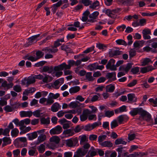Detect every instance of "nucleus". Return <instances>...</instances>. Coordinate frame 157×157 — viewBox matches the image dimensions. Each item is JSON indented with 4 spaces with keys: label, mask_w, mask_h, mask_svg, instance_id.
<instances>
[{
    "label": "nucleus",
    "mask_w": 157,
    "mask_h": 157,
    "mask_svg": "<svg viewBox=\"0 0 157 157\" xmlns=\"http://www.w3.org/2000/svg\"><path fill=\"white\" fill-rule=\"evenodd\" d=\"M27 139L26 137H19L16 139L14 141V144L18 145L21 146V147H25L27 146Z\"/></svg>",
    "instance_id": "f257e3e1"
},
{
    "label": "nucleus",
    "mask_w": 157,
    "mask_h": 157,
    "mask_svg": "<svg viewBox=\"0 0 157 157\" xmlns=\"http://www.w3.org/2000/svg\"><path fill=\"white\" fill-rule=\"evenodd\" d=\"M145 113L146 112H145V110L142 108H137L133 109L129 113L132 116H135L138 114H140L141 116L144 115Z\"/></svg>",
    "instance_id": "f03ea898"
},
{
    "label": "nucleus",
    "mask_w": 157,
    "mask_h": 157,
    "mask_svg": "<svg viewBox=\"0 0 157 157\" xmlns=\"http://www.w3.org/2000/svg\"><path fill=\"white\" fill-rule=\"evenodd\" d=\"M40 35V34H38L29 38L28 39L29 41L28 43L24 45V46L25 47H27L32 45L33 43H36L38 40L37 38L39 37Z\"/></svg>",
    "instance_id": "7ed1b4c3"
},
{
    "label": "nucleus",
    "mask_w": 157,
    "mask_h": 157,
    "mask_svg": "<svg viewBox=\"0 0 157 157\" xmlns=\"http://www.w3.org/2000/svg\"><path fill=\"white\" fill-rule=\"evenodd\" d=\"M62 131L63 129L61 126L58 125L51 129L49 133L51 135L59 134L62 132Z\"/></svg>",
    "instance_id": "20e7f679"
},
{
    "label": "nucleus",
    "mask_w": 157,
    "mask_h": 157,
    "mask_svg": "<svg viewBox=\"0 0 157 157\" xmlns=\"http://www.w3.org/2000/svg\"><path fill=\"white\" fill-rule=\"evenodd\" d=\"M115 60L113 59H110L106 65V68L107 69H109L111 71H115L117 70L114 64Z\"/></svg>",
    "instance_id": "39448f33"
},
{
    "label": "nucleus",
    "mask_w": 157,
    "mask_h": 157,
    "mask_svg": "<svg viewBox=\"0 0 157 157\" xmlns=\"http://www.w3.org/2000/svg\"><path fill=\"white\" fill-rule=\"evenodd\" d=\"M92 113V112L88 109L84 110L82 112V114L80 115V119L81 121H85L87 119L88 116Z\"/></svg>",
    "instance_id": "423d86ee"
},
{
    "label": "nucleus",
    "mask_w": 157,
    "mask_h": 157,
    "mask_svg": "<svg viewBox=\"0 0 157 157\" xmlns=\"http://www.w3.org/2000/svg\"><path fill=\"white\" fill-rule=\"evenodd\" d=\"M123 53L122 51L111 49L109 50L108 53V55L109 57H112L114 56L121 55L123 54Z\"/></svg>",
    "instance_id": "0eeeda50"
},
{
    "label": "nucleus",
    "mask_w": 157,
    "mask_h": 157,
    "mask_svg": "<svg viewBox=\"0 0 157 157\" xmlns=\"http://www.w3.org/2000/svg\"><path fill=\"white\" fill-rule=\"evenodd\" d=\"M54 69L55 71H62L63 70H66L69 69V64L67 65L65 63H63L55 67Z\"/></svg>",
    "instance_id": "6e6552de"
},
{
    "label": "nucleus",
    "mask_w": 157,
    "mask_h": 157,
    "mask_svg": "<svg viewBox=\"0 0 157 157\" xmlns=\"http://www.w3.org/2000/svg\"><path fill=\"white\" fill-rule=\"evenodd\" d=\"M36 57H34L32 56V57H31L29 59L31 60V61L34 62L36 61L38 59L41 58L44 55V53L42 51H37L36 53Z\"/></svg>",
    "instance_id": "1a4fd4ad"
},
{
    "label": "nucleus",
    "mask_w": 157,
    "mask_h": 157,
    "mask_svg": "<svg viewBox=\"0 0 157 157\" xmlns=\"http://www.w3.org/2000/svg\"><path fill=\"white\" fill-rule=\"evenodd\" d=\"M78 140L77 137L69 139V147H72L78 145Z\"/></svg>",
    "instance_id": "9d476101"
},
{
    "label": "nucleus",
    "mask_w": 157,
    "mask_h": 157,
    "mask_svg": "<svg viewBox=\"0 0 157 157\" xmlns=\"http://www.w3.org/2000/svg\"><path fill=\"white\" fill-rule=\"evenodd\" d=\"M128 100L130 102H135L137 101V98L133 93H130L127 95Z\"/></svg>",
    "instance_id": "9b49d317"
},
{
    "label": "nucleus",
    "mask_w": 157,
    "mask_h": 157,
    "mask_svg": "<svg viewBox=\"0 0 157 157\" xmlns=\"http://www.w3.org/2000/svg\"><path fill=\"white\" fill-rule=\"evenodd\" d=\"M151 65L148 66L147 67L141 68L140 72L143 74L147 72L150 71L154 69Z\"/></svg>",
    "instance_id": "f8f14e48"
},
{
    "label": "nucleus",
    "mask_w": 157,
    "mask_h": 157,
    "mask_svg": "<svg viewBox=\"0 0 157 157\" xmlns=\"http://www.w3.org/2000/svg\"><path fill=\"white\" fill-rule=\"evenodd\" d=\"M13 84L12 82L7 83V82L6 81H4L2 84L1 86L5 88L4 90H7L12 87Z\"/></svg>",
    "instance_id": "ddd939ff"
},
{
    "label": "nucleus",
    "mask_w": 157,
    "mask_h": 157,
    "mask_svg": "<svg viewBox=\"0 0 157 157\" xmlns=\"http://www.w3.org/2000/svg\"><path fill=\"white\" fill-rule=\"evenodd\" d=\"M33 115V112L31 111H22L20 112V115L21 117H30Z\"/></svg>",
    "instance_id": "4468645a"
},
{
    "label": "nucleus",
    "mask_w": 157,
    "mask_h": 157,
    "mask_svg": "<svg viewBox=\"0 0 157 157\" xmlns=\"http://www.w3.org/2000/svg\"><path fill=\"white\" fill-rule=\"evenodd\" d=\"M106 77L107 78L111 79L112 81H115L116 79V72H113L108 73L106 75Z\"/></svg>",
    "instance_id": "2eb2a0df"
},
{
    "label": "nucleus",
    "mask_w": 157,
    "mask_h": 157,
    "mask_svg": "<svg viewBox=\"0 0 157 157\" xmlns=\"http://www.w3.org/2000/svg\"><path fill=\"white\" fill-rule=\"evenodd\" d=\"M145 115L143 116H141L142 117L143 120L149 121L151 120V115L148 112H147L145 110Z\"/></svg>",
    "instance_id": "dca6fc26"
},
{
    "label": "nucleus",
    "mask_w": 157,
    "mask_h": 157,
    "mask_svg": "<svg viewBox=\"0 0 157 157\" xmlns=\"http://www.w3.org/2000/svg\"><path fill=\"white\" fill-rule=\"evenodd\" d=\"M3 143L2 144L3 147L11 143V140L9 137H5L2 138Z\"/></svg>",
    "instance_id": "f3484780"
},
{
    "label": "nucleus",
    "mask_w": 157,
    "mask_h": 157,
    "mask_svg": "<svg viewBox=\"0 0 157 157\" xmlns=\"http://www.w3.org/2000/svg\"><path fill=\"white\" fill-rule=\"evenodd\" d=\"M100 145L102 147H111L113 146L111 142L109 140L105 141L101 143H100Z\"/></svg>",
    "instance_id": "a211bd4d"
},
{
    "label": "nucleus",
    "mask_w": 157,
    "mask_h": 157,
    "mask_svg": "<svg viewBox=\"0 0 157 157\" xmlns=\"http://www.w3.org/2000/svg\"><path fill=\"white\" fill-rule=\"evenodd\" d=\"M27 78V82H26V86H28L29 85L34 83L36 80L34 77L29 76Z\"/></svg>",
    "instance_id": "6ab92c4d"
},
{
    "label": "nucleus",
    "mask_w": 157,
    "mask_h": 157,
    "mask_svg": "<svg viewBox=\"0 0 157 157\" xmlns=\"http://www.w3.org/2000/svg\"><path fill=\"white\" fill-rule=\"evenodd\" d=\"M128 117L124 115H121L117 117L118 122L120 124H121L124 120H128Z\"/></svg>",
    "instance_id": "aec40b11"
},
{
    "label": "nucleus",
    "mask_w": 157,
    "mask_h": 157,
    "mask_svg": "<svg viewBox=\"0 0 157 157\" xmlns=\"http://www.w3.org/2000/svg\"><path fill=\"white\" fill-rule=\"evenodd\" d=\"M53 67H49L48 66H44L43 67L42 71L44 72H48L49 73H51L53 71Z\"/></svg>",
    "instance_id": "412c9836"
},
{
    "label": "nucleus",
    "mask_w": 157,
    "mask_h": 157,
    "mask_svg": "<svg viewBox=\"0 0 157 157\" xmlns=\"http://www.w3.org/2000/svg\"><path fill=\"white\" fill-rule=\"evenodd\" d=\"M59 105L57 103L53 104L51 107V110L53 112H57L59 109Z\"/></svg>",
    "instance_id": "4be33fe9"
},
{
    "label": "nucleus",
    "mask_w": 157,
    "mask_h": 157,
    "mask_svg": "<svg viewBox=\"0 0 157 157\" xmlns=\"http://www.w3.org/2000/svg\"><path fill=\"white\" fill-rule=\"evenodd\" d=\"M115 88L114 86L111 84L107 85L106 86V91L107 92L112 93L114 91Z\"/></svg>",
    "instance_id": "5701e85b"
},
{
    "label": "nucleus",
    "mask_w": 157,
    "mask_h": 157,
    "mask_svg": "<svg viewBox=\"0 0 157 157\" xmlns=\"http://www.w3.org/2000/svg\"><path fill=\"white\" fill-rule=\"evenodd\" d=\"M149 63H152V62L150 59L146 58L144 59L143 61L141 63V65L143 66H145L149 64Z\"/></svg>",
    "instance_id": "b1692460"
},
{
    "label": "nucleus",
    "mask_w": 157,
    "mask_h": 157,
    "mask_svg": "<svg viewBox=\"0 0 157 157\" xmlns=\"http://www.w3.org/2000/svg\"><path fill=\"white\" fill-rule=\"evenodd\" d=\"M80 90V88L79 86H75L69 89V92L71 94H74L78 92Z\"/></svg>",
    "instance_id": "393cba45"
},
{
    "label": "nucleus",
    "mask_w": 157,
    "mask_h": 157,
    "mask_svg": "<svg viewBox=\"0 0 157 157\" xmlns=\"http://www.w3.org/2000/svg\"><path fill=\"white\" fill-rule=\"evenodd\" d=\"M27 135L28 136V139L29 140H32L36 138L37 136V134L36 132H34L30 134H28Z\"/></svg>",
    "instance_id": "a878e982"
},
{
    "label": "nucleus",
    "mask_w": 157,
    "mask_h": 157,
    "mask_svg": "<svg viewBox=\"0 0 157 157\" xmlns=\"http://www.w3.org/2000/svg\"><path fill=\"white\" fill-rule=\"evenodd\" d=\"M79 138L80 139V142L81 145H83L85 142H87L88 141V138L85 135L80 136H79Z\"/></svg>",
    "instance_id": "bb28decb"
},
{
    "label": "nucleus",
    "mask_w": 157,
    "mask_h": 157,
    "mask_svg": "<svg viewBox=\"0 0 157 157\" xmlns=\"http://www.w3.org/2000/svg\"><path fill=\"white\" fill-rule=\"evenodd\" d=\"M126 144L127 142L124 141V139L121 138L117 139L115 142V144L116 145H118L120 144L125 145Z\"/></svg>",
    "instance_id": "cd10ccee"
},
{
    "label": "nucleus",
    "mask_w": 157,
    "mask_h": 157,
    "mask_svg": "<svg viewBox=\"0 0 157 157\" xmlns=\"http://www.w3.org/2000/svg\"><path fill=\"white\" fill-rule=\"evenodd\" d=\"M77 151L78 152V153H80L82 156L85 155L88 152L87 150L85 149L82 147L79 148Z\"/></svg>",
    "instance_id": "c85d7f7f"
},
{
    "label": "nucleus",
    "mask_w": 157,
    "mask_h": 157,
    "mask_svg": "<svg viewBox=\"0 0 157 157\" xmlns=\"http://www.w3.org/2000/svg\"><path fill=\"white\" fill-rule=\"evenodd\" d=\"M60 140V139L59 137L56 136H53L50 139V142H54L56 144H58Z\"/></svg>",
    "instance_id": "c756f323"
},
{
    "label": "nucleus",
    "mask_w": 157,
    "mask_h": 157,
    "mask_svg": "<svg viewBox=\"0 0 157 157\" xmlns=\"http://www.w3.org/2000/svg\"><path fill=\"white\" fill-rule=\"evenodd\" d=\"M86 78L89 81H93L94 80V78L92 76V72H87L86 73Z\"/></svg>",
    "instance_id": "7c9ffc66"
},
{
    "label": "nucleus",
    "mask_w": 157,
    "mask_h": 157,
    "mask_svg": "<svg viewBox=\"0 0 157 157\" xmlns=\"http://www.w3.org/2000/svg\"><path fill=\"white\" fill-rule=\"evenodd\" d=\"M52 79V78L48 75H46L44 78L43 77L42 79V81L44 83H47L48 82L51 81Z\"/></svg>",
    "instance_id": "2f4dec72"
},
{
    "label": "nucleus",
    "mask_w": 157,
    "mask_h": 157,
    "mask_svg": "<svg viewBox=\"0 0 157 157\" xmlns=\"http://www.w3.org/2000/svg\"><path fill=\"white\" fill-rule=\"evenodd\" d=\"M124 147H123L122 146H120L116 150V151L118 152L117 157H121V156L122 152L125 151L124 150H123V148Z\"/></svg>",
    "instance_id": "473e14b6"
},
{
    "label": "nucleus",
    "mask_w": 157,
    "mask_h": 157,
    "mask_svg": "<svg viewBox=\"0 0 157 157\" xmlns=\"http://www.w3.org/2000/svg\"><path fill=\"white\" fill-rule=\"evenodd\" d=\"M98 63H96L89 65L88 67L90 71H93L94 70H97Z\"/></svg>",
    "instance_id": "72a5a7b5"
},
{
    "label": "nucleus",
    "mask_w": 157,
    "mask_h": 157,
    "mask_svg": "<svg viewBox=\"0 0 157 157\" xmlns=\"http://www.w3.org/2000/svg\"><path fill=\"white\" fill-rule=\"evenodd\" d=\"M40 121L42 124H49L50 122V118L49 117L47 118L43 117L41 119Z\"/></svg>",
    "instance_id": "f704fd0d"
},
{
    "label": "nucleus",
    "mask_w": 157,
    "mask_h": 157,
    "mask_svg": "<svg viewBox=\"0 0 157 157\" xmlns=\"http://www.w3.org/2000/svg\"><path fill=\"white\" fill-rule=\"evenodd\" d=\"M116 42L118 45H122L125 46L127 45V43L123 39L117 40L116 41Z\"/></svg>",
    "instance_id": "c9c22d12"
},
{
    "label": "nucleus",
    "mask_w": 157,
    "mask_h": 157,
    "mask_svg": "<svg viewBox=\"0 0 157 157\" xmlns=\"http://www.w3.org/2000/svg\"><path fill=\"white\" fill-rule=\"evenodd\" d=\"M46 138V136L44 134H41L38 138V140L39 143H40L45 140Z\"/></svg>",
    "instance_id": "e433bc0d"
},
{
    "label": "nucleus",
    "mask_w": 157,
    "mask_h": 157,
    "mask_svg": "<svg viewBox=\"0 0 157 157\" xmlns=\"http://www.w3.org/2000/svg\"><path fill=\"white\" fill-rule=\"evenodd\" d=\"M19 130L17 128L13 129L11 131V135L12 137L17 136L19 133Z\"/></svg>",
    "instance_id": "4c0bfd02"
},
{
    "label": "nucleus",
    "mask_w": 157,
    "mask_h": 157,
    "mask_svg": "<svg viewBox=\"0 0 157 157\" xmlns=\"http://www.w3.org/2000/svg\"><path fill=\"white\" fill-rule=\"evenodd\" d=\"M64 41L63 37L61 39H57L55 42L54 47L57 48V47L59 46V42H63Z\"/></svg>",
    "instance_id": "58836bf2"
},
{
    "label": "nucleus",
    "mask_w": 157,
    "mask_h": 157,
    "mask_svg": "<svg viewBox=\"0 0 157 157\" xmlns=\"http://www.w3.org/2000/svg\"><path fill=\"white\" fill-rule=\"evenodd\" d=\"M99 12L98 11H95L91 14L89 15V17L90 18L96 19L98 17L99 15Z\"/></svg>",
    "instance_id": "ea45409f"
},
{
    "label": "nucleus",
    "mask_w": 157,
    "mask_h": 157,
    "mask_svg": "<svg viewBox=\"0 0 157 157\" xmlns=\"http://www.w3.org/2000/svg\"><path fill=\"white\" fill-rule=\"evenodd\" d=\"M106 135H105L100 136H98V141L99 142L100 145V143L103 142L102 141L106 139Z\"/></svg>",
    "instance_id": "a19ab883"
},
{
    "label": "nucleus",
    "mask_w": 157,
    "mask_h": 157,
    "mask_svg": "<svg viewBox=\"0 0 157 157\" xmlns=\"http://www.w3.org/2000/svg\"><path fill=\"white\" fill-rule=\"evenodd\" d=\"M38 150L40 153H43L45 150V146L43 144H41L38 148Z\"/></svg>",
    "instance_id": "79ce46f5"
},
{
    "label": "nucleus",
    "mask_w": 157,
    "mask_h": 157,
    "mask_svg": "<svg viewBox=\"0 0 157 157\" xmlns=\"http://www.w3.org/2000/svg\"><path fill=\"white\" fill-rule=\"evenodd\" d=\"M60 82L58 80H56L52 85V86L56 89H58L59 88V86H58V85Z\"/></svg>",
    "instance_id": "37998d69"
},
{
    "label": "nucleus",
    "mask_w": 157,
    "mask_h": 157,
    "mask_svg": "<svg viewBox=\"0 0 157 157\" xmlns=\"http://www.w3.org/2000/svg\"><path fill=\"white\" fill-rule=\"evenodd\" d=\"M143 50L144 51L147 52H149L150 51H151L153 52H156V50L153 49L152 48H150L149 46H146L143 48Z\"/></svg>",
    "instance_id": "c03bdc74"
},
{
    "label": "nucleus",
    "mask_w": 157,
    "mask_h": 157,
    "mask_svg": "<svg viewBox=\"0 0 157 157\" xmlns=\"http://www.w3.org/2000/svg\"><path fill=\"white\" fill-rule=\"evenodd\" d=\"M99 5V2L96 0V1L94 2L92 5H90V6H89V7L90 8L94 9L96 8L97 6H98Z\"/></svg>",
    "instance_id": "a18cd8bd"
},
{
    "label": "nucleus",
    "mask_w": 157,
    "mask_h": 157,
    "mask_svg": "<svg viewBox=\"0 0 157 157\" xmlns=\"http://www.w3.org/2000/svg\"><path fill=\"white\" fill-rule=\"evenodd\" d=\"M14 90L17 92H20L21 91V86L18 85H17L13 87Z\"/></svg>",
    "instance_id": "49530a36"
},
{
    "label": "nucleus",
    "mask_w": 157,
    "mask_h": 157,
    "mask_svg": "<svg viewBox=\"0 0 157 157\" xmlns=\"http://www.w3.org/2000/svg\"><path fill=\"white\" fill-rule=\"evenodd\" d=\"M50 98L54 99H56L59 97L60 95L59 93H56L54 94L53 93H50L49 95Z\"/></svg>",
    "instance_id": "de8ad7c7"
},
{
    "label": "nucleus",
    "mask_w": 157,
    "mask_h": 157,
    "mask_svg": "<svg viewBox=\"0 0 157 157\" xmlns=\"http://www.w3.org/2000/svg\"><path fill=\"white\" fill-rule=\"evenodd\" d=\"M4 109L6 112H10L12 111L13 110V108H12V106L7 105L5 106Z\"/></svg>",
    "instance_id": "09e8293b"
},
{
    "label": "nucleus",
    "mask_w": 157,
    "mask_h": 157,
    "mask_svg": "<svg viewBox=\"0 0 157 157\" xmlns=\"http://www.w3.org/2000/svg\"><path fill=\"white\" fill-rule=\"evenodd\" d=\"M81 2L85 6H88L91 4L92 2L90 0H82Z\"/></svg>",
    "instance_id": "8fccbe9b"
},
{
    "label": "nucleus",
    "mask_w": 157,
    "mask_h": 157,
    "mask_svg": "<svg viewBox=\"0 0 157 157\" xmlns=\"http://www.w3.org/2000/svg\"><path fill=\"white\" fill-rule=\"evenodd\" d=\"M114 115V113L113 111H107L105 112V116L110 117Z\"/></svg>",
    "instance_id": "3c124183"
},
{
    "label": "nucleus",
    "mask_w": 157,
    "mask_h": 157,
    "mask_svg": "<svg viewBox=\"0 0 157 157\" xmlns=\"http://www.w3.org/2000/svg\"><path fill=\"white\" fill-rule=\"evenodd\" d=\"M41 110L40 109L36 110L33 113V115L36 117H39L40 116V112Z\"/></svg>",
    "instance_id": "603ef678"
},
{
    "label": "nucleus",
    "mask_w": 157,
    "mask_h": 157,
    "mask_svg": "<svg viewBox=\"0 0 157 157\" xmlns=\"http://www.w3.org/2000/svg\"><path fill=\"white\" fill-rule=\"evenodd\" d=\"M137 80L136 79H134L132 81L128 84L127 86L128 87H132L135 86L137 83Z\"/></svg>",
    "instance_id": "864d4df0"
},
{
    "label": "nucleus",
    "mask_w": 157,
    "mask_h": 157,
    "mask_svg": "<svg viewBox=\"0 0 157 157\" xmlns=\"http://www.w3.org/2000/svg\"><path fill=\"white\" fill-rule=\"evenodd\" d=\"M82 129H83V126H80L78 125L75 128L74 131L77 133L80 132Z\"/></svg>",
    "instance_id": "5fc2aeb1"
},
{
    "label": "nucleus",
    "mask_w": 157,
    "mask_h": 157,
    "mask_svg": "<svg viewBox=\"0 0 157 157\" xmlns=\"http://www.w3.org/2000/svg\"><path fill=\"white\" fill-rule=\"evenodd\" d=\"M118 125V124L116 120H114L111 123V128L112 129L116 128L117 126Z\"/></svg>",
    "instance_id": "6e6d98bb"
},
{
    "label": "nucleus",
    "mask_w": 157,
    "mask_h": 157,
    "mask_svg": "<svg viewBox=\"0 0 157 157\" xmlns=\"http://www.w3.org/2000/svg\"><path fill=\"white\" fill-rule=\"evenodd\" d=\"M68 113L69 111L63 112V111L61 110L57 113V116L59 117H60L63 116L65 113Z\"/></svg>",
    "instance_id": "4d7b16f0"
},
{
    "label": "nucleus",
    "mask_w": 157,
    "mask_h": 157,
    "mask_svg": "<svg viewBox=\"0 0 157 157\" xmlns=\"http://www.w3.org/2000/svg\"><path fill=\"white\" fill-rule=\"evenodd\" d=\"M139 67H138L132 68L131 70V72L133 74H136L139 72Z\"/></svg>",
    "instance_id": "13d9d810"
},
{
    "label": "nucleus",
    "mask_w": 157,
    "mask_h": 157,
    "mask_svg": "<svg viewBox=\"0 0 157 157\" xmlns=\"http://www.w3.org/2000/svg\"><path fill=\"white\" fill-rule=\"evenodd\" d=\"M132 63H128L127 64L126 66L125 67V72L128 73L129 70L132 67Z\"/></svg>",
    "instance_id": "bf43d9fd"
},
{
    "label": "nucleus",
    "mask_w": 157,
    "mask_h": 157,
    "mask_svg": "<svg viewBox=\"0 0 157 157\" xmlns=\"http://www.w3.org/2000/svg\"><path fill=\"white\" fill-rule=\"evenodd\" d=\"M10 132V129L6 128H5L4 130H3L2 135L4 136H10L9 134Z\"/></svg>",
    "instance_id": "052dcab7"
},
{
    "label": "nucleus",
    "mask_w": 157,
    "mask_h": 157,
    "mask_svg": "<svg viewBox=\"0 0 157 157\" xmlns=\"http://www.w3.org/2000/svg\"><path fill=\"white\" fill-rule=\"evenodd\" d=\"M91 124H89L85 126H83V129L86 131H90L92 130Z\"/></svg>",
    "instance_id": "680f3d73"
},
{
    "label": "nucleus",
    "mask_w": 157,
    "mask_h": 157,
    "mask_svg": "<svg viewBox=\"0 0 157 157\" xmlns=\"http://www.w3.org/2000/svg\"><path fill=\"white\" fill-rule=\"evenodd\" d=\"M129 57L131 58L133 57L136 54V51L134 49H131L129 52Z\"/></svg>",
    "instance_id": "e2e57ef3"
},
{
    "label": "nucleus",
    "mask_w": 157,
    "mask_h": 157,
    "mask_svg": "<svg viewBox=\"0 0 157 157\" xmlns=\"http://www.w3.org/2000/svg\"><path fill=\"white\" fill-rule=\"evenodd\" d=\"M126 27V26L125 25L123 24V25H122L121 26H118L117 27V29L119 31L122 32V31H124V30L125 29Z\"/></svg>",
    "instance_id": "0e129e2a"
},
{
    "label": "nucleus",
    "mask_w": 157,
    "mask_h": 157,
    "mask_svg": "<svg viewBox=\"0 0 157 157\" xmlns=\"http://www.w3.org/2000/svg\"><path fill=\"white\" fill-rule=\"evenodd\" d=\"M134 4L133 0H125V5L131 6H132Z\"/></svg>",
    "instance_id": "69168bd1"
},
{
    "label": "nucleus",
    "mask_w": 157,
    "mask_h": 157,
    "mask_svg": "<svg viewBox=\"0 0 157 157\" xmlns=\"http://www.w3.org/2000/svg\"><path fill=\"white\" fill-rule=\"evenodd\" d=\"M101 124V122H95L92 124H91V126L92 129L96 128V127L99 126Z\"/></svg>",
    "instance_id": "338daca9"
},
{
    "label": "nucleus",
    "mask_w": 157,
    "mask_h": 157,
    "mask_svg": "<svg viewBox=\"0 0 157 157\" xmlns=\"http://www.w3.org/2000/svg\"><path fill=\"white\" fill-rule=\"evenodd\" d=\"M97 138V136L96 135L91 134L90 135L89 139L90 140L95 141Z\"/></svg>",
    "instance_id": "774afa93"
}]
</instances>
